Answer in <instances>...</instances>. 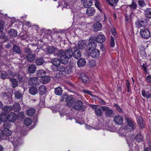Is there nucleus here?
<instances>
[{
  "label": "nucleus",
  "mask_w": 151,
  "mask_h": 151,
  "mask_svg": "<svg viewBox=\"0 0 151 151\" xmlns=\"http://www.w3.org/2000/svg\"><path fill=\"white\" fill-rule=\"evenodd\" d=\"M73 55L71 48H68L64 51V56L61 57V63L64 64H67L69 62V59L71 58Z\"/></svg>",
  "instance_id": "obj_1"
},
{
  "label": "nucleus",
  "mask_w": 151,
  "mask_h": 151,
  "mask_svg": "<svg viewBox=\"0 0 151 151\" xmlns=\"http://www.w3.org/2000/svg\"><path fill=\"white\" fill-rule=\"evenodd\" d=\"M125 120L127 123V125L125 128L128 131L133 130L136 128V123L132 120L128 118H125Z\"/></svg>",
  "instance_id": "obj_2"
},
{
  "label": "nucleus",
  "mask_w": 151,
  "mask_h": 151,
  "mask_svg": "<svg viewBox=\"0 0 151 151\" xmlns=\"http://www.w3.org/2000/svg\"><path fill=\"white\" fill-rule=\"evenodd\" d=\"M17 78H15V77L10 79V81L11 83L12 86L13 88H15L17 86L18 82H21L22 80V76L20 74H18L17 75Z\"/></svg>",
  "instance_id": "obj_3"
},
{
  "label": "nucleus",
  "mask_w": 151,
  "mask_h": 151,
  "mask_svg": "<svg viewBox=\"0 0 151 151\" xmlns=\"http://www.w3.org/2000/svg\"><path fill=\"white\" fill-rule=\"evenodd\" d=\"M82 96H78V99H76V102L73 104V107L75 110H78L81 109L83 105V102L80 99L82 100Z\"/></svg>",
  "instance_id": "obj_4"
},
{
  "label": "nucleus",
  "mask_w": 151,
  "mask_h": 151,
  "mask_svg": "<svg viewBox=\"0 0 151 151\" xmlns=\"http://www.w3.org/2000/svg\"><path fill=\"white\" fill-rule=\"evenodd\" d=\"M89 42L87 45L88 50H91L95 49L97 46V44L95 41V38L91 37L89 39Z\"/></svg>",
  "instance_id": "obj_5"
},
{
  "label": "nucleus",
  "mask_w": 151,
  "mask_h": 151,
  "mask_svg": "<svg viewBox=\"0 0 151 151\" xmlns=\"http://www.w3.org/2000/svg\"><path fill=\"white\" fill-rule=\"evenodd\" d=\"M101 108L103 111H105V115L108 117H112L114 115L113 110L106 106H102Z\"/></svg>",
  "instance_id": "obj_6"
},
{
  "label": "nucleus",
  "mask_w": 151,
  "mask_h": 151,
  "mask_svg": "<svg viewBox=\"0 0 151 151\" xmlns=\"http://www.w3.org/2000/svg\"><path fill=\"white\" fill-rule=\"evenodd\" d=\"M90 106L91 107L94 109L95 113L96 115L99 116H102L103 112L102 109L101 107H97L98 106L97 105L90 104Z\"/></svg>",
  "instance_id": "obj_7"
},
{
  "label": "nucleus",
  "mask_w": 151,
  "mask_h": 151,
  "mask_svg": "<svg viewBox=\"0 0 151 151\" xmlns=\"http://www.w3.org/2000/svg\"><path fill=\"white\" fill-rule=\"evenodd\" d=\"M140 33L141 35L144 38L147 39L150 36V31L147 28H144L141 29Z\"/></svg>",
  "instance_id": "obj_8"
},
{
  "label": "nucleus",
  "mask_w": 151,
  "mask_h": 151,
  "mask_svg": "<svg viewBox=\"0 0 151 151\" xmlns=\"http://www.w3.org/2000/svg\"><path fill=\"white\" fill-rule=\"evenodd\" d=\"M135 25L138 28L145 27L147 25V20L145 19H138L136 22Z\"/></svg>",
  "instance_id": "obj_9"
},
{
  "label": "nucleus",
  "mask_w": 151,
  "mask_h": 151,
  "mask_svg": "<svg viewBox=\"0 0 151 151\" xmlns=\"http://www.w3.org/2000/svg\"><path fill=\"white\" fill-rule=\"evenodd\" d=\"M12 134V132L11 130L7 128H4L1 131V134L0 135V139H4V138H3L4 136H9Z\"/></svg>",
  "instance_id": "obj_10"
},
{
  "label": "nucleus",
  "mask_w": 151,
  "mask_h": 151,
  "mask_svg": "<svg viewBox=\"0 0 151 151\" xmlns=\"http://www.w3.org/2000/svg\"><path fill=\"white\" fill-rule=\"evenodd\" d=\"M114 120L116 124L118 125H121L123 122L122 116L119 115H116L114 117Z\"/></svg>",
  "instance_id": "obj_11"
},
{
  "label": "nucleus",
  "mask_w": 151,
  "mask_h": 151,
  "mask_svg": "<svg viewBox=\"0 0 151 151\" xmlns=\"http://www.w3.org/2000/svg\"><path fill=\"white\" fill-rule=\"evenodd\" d=\"M74 101L75 99L73 96L70 95L68 96L66 101L67 106L69 107L73 106Z\"/></svg>",
  "instance_id": "obj_12"
},
{
  "label": "nucleus",
  "mask_w": 151,
  "mask_h": 151,
  "mask_svg": "<svg viewBox=\"0 0 151 151\" xmlns=\"http://www.w3.org/2000/svg\"><path fill=\"white\" fill-rule=\"evenodd\" d=\"M96 42L99 43H102L104 42L106 40V38L103 35L99 34L98 35L96 38Z\"/></svg>",
  "instance_id": "obj_13"
},
{
  "label": "nucleus",
  "mask_w": 151,
  "mask_h": 151,
  "mask_svg": "<svg viewBox=\"0 0 151 151\" xmlns=\"http://www.w3.org/2000/svg\"><path fill=\"white\" fill-rule=\"evenodd\" d=\"M100 54L99 51L97 49H94L91 52L90 55L93 58H97L99 57Z\"/></svg>",
  "instance_id": "obj_14"
},
{
  "label": "nucleus",
  "mask_w": 151,
  "mask_h": 151,
  "mask_svg": "<svg viewBox=\"0 0 151 151\" xmlns=\"http://www.w3.org/2000/svg\"><path fill=\"white\" fill-rule=\"evenodd\" d=\"M96 12V10L94 9L92 7L88 8L86 11V14L89 16H93Z\"/></svg>",
  "instance_id": "obj_15"
},
{
  "label": "nucleus",
  "mask_w": 151,
  "mask_h": 151,
  "mask_svg": "<svg viewBox=\"0 0 151 151\" xmlns=\"http://www.w3.org/2000/svg\"><path fill=\"white\" fill-rule=\"evenodd\" d=\"M37 78L35 77H31L29 79V83L31 86L35 85L37 86L38 85V83H37Z\"/></svg>",
  "instance_id": "obj_16"
},
{
  "label": "nucleus",
  "mask_w": 151,
  "mask_h": 151,
  "mask_svg": "<svg viewBox=\"0 0 151 151\" xmlns=\"http://www.w3.org/2000/svg\"><path fill=\"white\" fill-rule=\"evenodd\" d=\"M17 118V115L14 113H10L8 115V119L9 121L12 122H14Z\"/></svg>",
  "instance_id": "obj_17"
},
{
  "label": "nucleus",
  "mask_w": 151,
  "mask_h": 151,
  "mask_svg": "<svg viewBox=\"0 0 151 151\" xmlns=\"http://www.w3.org/2000/svg\"><path fill=\"white\" fill-rule=\"evenodd\" d=\"M35 55L33 54H28L26 57V60L28 61L32 62L35 60Z\"/></svg>",
  "instance_id": "obj_18"
},
{
  "label": "nucleus",
  "mask_w": 151,
  "mask_h": 151,
  "mask_svg": "<svg viewBox=\"0 0 151 151\" xmlns=\"http://www.w3.org/2000/svg\"><path fill=\"white\" fill-rule=\"evenodd\" d=\"M134 139L137 142H140L143 141V137L142 134L139 132L136 135Z\"/></svg>",
  "instance_id": "obj_19"
},
{
  "label": "nucleus",
  "mask_w": 151,
  "mask_h": 151,
  "mask_svg": "<svg viewBox=\"0 0 151 151\" xmlns=\"http://www.w3.org/2000/svg\"><path fill=\"white\" fill-rule=\"evenodd\" d=\"M127 7L130 8L131 11H134L137 9V4L134 1H132L131 4L127 5Z\"/></svg>",
  "instance_id": "obj_20"
},
{
  "label": "nucleus",
  "mask_w": 151,
  "mask_h": 151,
  "mask_svg": "<svg viewBox=\"0 0 151 151\" xmlns=\"http://www.w3.org/2000/svg\"><path fill=\"white\" fill-rule=\"evenodd\" d=\"M142 96L146 98L147 99H149L151 98V94L150 93L149 91H146L143 89L142 90Z\"/></svg>",
  "instance_id": "obj_21"
},
{
  "label": "nucleus",
  "mask_w": 151,
  "mask_h": 151,
  "mask_svg": "<svg viewBox=\"0 0 151 151\" xmlns=\"http://www.w3.org/2000/svg\"><path fill=\"white\" fill-rule=\"evenodd\" d=\"M86 42L85 40L79 41L78 43V47L79 49L82 50L85 48L86 46Z\"/></svg>",
  "instance_id": "obj_22"
},
{
  "label": "nucleus",
  "mask_w": 151,
  "mask_h": 151,
  "mask_svg": "<svg viewBox=\"0 0 151 151\" xmlns=\"http://www.w3.org/2000/svg\"><path fill=\"white\" fill-rule=\"evenodd\" d=\"M57 49L52 46H50L47 48V52L50 54H53L55 55V52H57Z\"/></svg>",
  "instance_id": "obj_23"
},
{
  "label": "nucleus",
  "mask_w": 151,
  "mask_h": 151,
  "mask_svg": "<svg viewBox=\"0 0 151 151\" xmlns=\"http://www.w3.org/2000/svg\"><path fill=\"white\" fill-rule=\"evenodd\" d=\"M86 62L85 60L83 58L79 59L77 62V64L79 67H82L86 64Z\"/></svg>",
  "instance_id": "obj_24"
},
{
  "label": "nucleus",
  "mask_w": 151,
  "mask_h": 151,
  "mask_svg": "<svg viewBox=\"0 0 151 151\" xmlns=\"http://www.w3.org/2000/svg\"><path fill=\"white\" fill-rule=\"evenodd\" d=\"M39 91L40 94L43 95L46 93L47 91L46 87L44 85H42L39 88Z\"/></svg>",
  "instance_id": "obj_25"
},
{
  "label": "nucleus",
  "mask_w": 151,
  "mask_h": 151,
  "mask_svg": "<svg viewBox=\"0 0 151 151\" xmlns=\"http://www.w3.org/2000/svg\"><path fill=\"white\" fill-rule=\"evenodd\" d=\"M51 63H52L53 65L59 66L60 65V63H61V59H59L58 58H55L52 59L51 60Z\"/></svg>",
  "instance_id": "obj_26"
},
{
  "label": "nucleus",
  "mask_w": 151,
  "mask_h": 151,
  "mask_svg": "<svg viewBox=\"0 0 151 151\" xmlns=\"http://www.w3.org/2000/svg\"><path fill=\"white\" fill-rule=\"evenodd\" d=\"M83 6L86 8L88 6H91L92 5V0H83Z\"/></svg>",
  "instance_id": "obj_27"
},
{
  "label": "nucleus",
  "mask_w": 151,
  "mask_h": 151,
  "mask_svg": "<svg viewBox=\"0 0 151 151\" xmlns=\"http://www.w3.org/2000/svg\"><path fill=\"white\" fill-rule=\"evenodd\" d=\"M137 123L139 126L141 128H142L145 126V124L143 121V119L142 117L141 116H139L138 117V120L137 121Z\"/></svg>",
  "instance_id": "obj_28"
},
{
  "label": "nucleus",
  "mask_w": 151,
  "mask_h": 151,
  "mask_svg": "<svg viewBox=\"0 0 151 151\" xmlns=\"http://www.w3.org/2000/svg\"><path fill=\"white\" fill-rule=\"evenodd\" d=\"M94 29L96 31H98L100 30L102 28V25L99 22H97L95 24L93 25Z\"/></svg>",
  "instance_id": "obj_29"
},
{
  "label": "nucleus",
  "mask_w": 151,
  "mask_h": 151,
  "mask_svg": "<svg viewBox=\"0 0 151 151\" xmlns=\"http://www.w3.org/2000/svg\"><path fill=\"white\" fill-rule=\"evenodd\" d=\"M46 73V72L45 70L40 69L37 71V76L38 77L42 78L45 75Z\"/></svg>",
  "instance_id": "obj_30"
},
{
  "label": "nucleus",
  "mask_w": 151,
  "mask_h": 151,
  "mask_svg": "<svg viewBox=\"0 0 151 151\" xmlns=\"http://www.w3.org/2000/svg\"><path fill=\"white\" fill-rule=\"evenodd\" d=\"M8 119V115L4 112H2L0 115V120L2 122H5Z\"/></svg>",
  "instance_id": "obj_31"
},
{
  "label": "nucleus",
  "mask_w": 151,
  "mask_h": 151,
  "mask_svg": "<svg viewBox=\"0 0 151 151\" xmlns=\"http://www.w3.org/2000/svg\"><path fill=\"white\" fill-rule=\"evenodd\" d=\"M12 109L15 112H18L20 109L21 108L19 103H15L12 106Z\"/></svg>",
  "instance_id": "obj_32"
},
{
  "label": "nucleus",
  "mask_w": 151,
  "mask_h": 151,
  "mask_svg": "<svg viewBox=\"0 0 151 151\" xmlns=\"http://www.w3.org/2000/svg\"><path fill=\"white\" fill-rule=\"evenodd\" d=\"M36 70V67L34 64L30 65L28 68V72L31 73H34Z\"/></svg>",
  "instance_id": "obj_33"
},
{
  "label": "nucleus",
  "mask_w": 151,
  "mask_h": 151,
  "mask_svg": "<svg viewBox=\"0 0 151 151\" xmlns=\"http://www.w3.org/2000/svg\"><path fill=\"white\" fill-rule=\"evenodd\" d=\"M12 109L11 107L8 106H5L2 109V112H4L6 114L9 112Z\"/></svg>",
  "instance_id": "obj_34"
},
{
  "label": "nucleus",
  "mask_w": 151,
  "mask_h": 151,
  "mask_svg": "<svg viewBox=\"0 0 151 151\" xmlns=\"http://www.w3.org/2000/svg\"><path fill=\"white\" fill-rule=\"evenodd\" d=\"M7 79L15 77L16 76V73L10 70L8 71L7 72Z\"/></svg>",
  "instance_id": "obj_35"
},
{
  "label": "nucleus",
  "mask_w": 151,
  "mask_h": 151,
  "mask_svg": "<svg viewBox=\"0 0 151 151\" xmlns=\"http://www.w3.org/2000/svg\"><path fill=\"white\" fill-rule=\"evenodd\" d=\"M54 55L60 57V59H61V57L64 56V51L61 50H58L57 49V52H55Z\"/></svg>",
  "instance_id": "obj_36"
},
{
  "label": "nucleus",
  "mask_w": 151,
  "mask_h": 151,
  "mask_svg": "<svg viewBox=\"0 0 151 151\" xmlns=\"http://www.w3.org/2000/svg\"><path fill=\"white\" fill-rule=\"evenodd\" d=\"M54 92L56 95H61L62 93L63 90L61 87H58L55 88Z\"/></svg>",
  "instance_id": "obj_37"
},
{
  "label": "nucleus",
  "mask_w": 151,
  "mask_h": 151,
  "mask_svg": "<svg viewBox=\"0 0 151 151\" xmlns=\"http://www.w3.org/2000/svg\"><path fill=\"white\" fill-rule=\"evenodd\" d=\"M29 93L32 95H35L38 93L37 88L35 87L30 88L29 90Z\"/></svg>",
  "instance_id": "obj_38"
},
{
  "label": "nucleus",
  "mask_w": 151,
  "mask_h": 151,
  "mask_svg": "<svg viewBox=\"0 0 151 151\" xmlns=\"http://www.w3.org/2000/svg\"><path fill=\"white\" fill-rule=\"evenodd\" d=\"M9 35L15 37L17 35V31L14 29H11L8 32Z\"/></svg>",
  "instance_id": "obj_39"
},
{
  "label": "nucleus",
  "mask_w": 151,
  "mask_h": 151,
  "mask_svg": "<svg viewBox=\"0 0 151 151\" xmlns=\"http://www.w3.org/2000/svg\"><path fill=\"white\" fill-rule=\"evenodd\" d=\"M73 55L74 58L76 59H78L81 56V52L78 50H76L73 52Z\"/></svg>",
  "instance_id": "obj_40"
},
{
  "label": "nucleus",
  "mask_w": 151,
  "mask_h": 151,
  "mask_svg": "<svg viewBox=\"0 0 151 151\" xmlns=\"http://www.w3.org/2000/svg\"><path fill=\"white\" fill-rule=\"evenodd\" d=\"M41 81L43 83H46L50 81V78L48 76H44L41 78Z\"/></svg>",
  "instance_id": "obj_41"
},
{
  "label": "nucleus",
  "mask_w": 151,
  "mask_h": 151,
  "mask_svg": "<svg viewBox=\"0 0 151 151\" xmlns=\"http://www.w3.org/2000/svg\"><path fill=\"white\" fill-rule=\"evenodd\" d=\"M35 112V109H33L31 108L27 110L26 113L28 116H32L34 115Z\"/></svg>",
  "instance_id": "obj_42"
},
{
  "label": "nucleus",
  "mask_w": 151,
  "mask_h": 151,
  "mask_svg": "<svg viewBox=\"0 0 151 151\" xmlns=\"http://www.w3.org/2000/svg\"><path fill=\"white\" fill-rule=\"evenodd\" d=\"M73 71L72 68L68 66L65 67V73L68 74H70Z\"/></svg>",
  "instance_id": "obj_43"
},
{
  "label": "nucleus",
  "mask_w": 151,
  "mask_h": 151,
  "mask_svg": "<svg viewBox=\"0 0 151 151\" xmlns=\"http://www.w3.org/2000/svg\"><path fill=\"white\" fill-rule=\"evenodd\" d=\"M82 80L85 83H88L89 81V79L86 75L83 74L82 76Z\"/></svg>",
  "instance_id": "obj_44"
},
{
  "label": "nucleus",
  "mask_w": 151,
  "mask_h": 151,
  "mask_svg": "<svg viewBox=\"0 0 151 151\" xmlns=\"http://www.w3.org/2000/svg\"><path fill=\"white\" fill-rule=\"evenodd\" d=\"M15 97L16 99H22L23 96V94L21 93L19 91H16L14 93Z\"/></svg>",
  "instance_id": "obj_45"
},
{
  "label": "nucleus",
  "mask_w": 151,
  "mask_h": 151,
  "mask_svg": "<svg viewBox=\"0 0 151 151\" xmlns=\"http://www.w3.org/2000/svg\"><path fill=\"white\" fill-rule=\"evenodd\" d=\"M13 51L16 53L19 54L21 53L20 47L16 45L13 46Z\"/></svg>",
  "instance_id": "obj_46"
},
{
  "label": "nucleus",
  "mask_w": 151,
  "mask_h": 151,
  "mask_svg": "<svg viewBox=\"0 0 151 151\" xmlns=\"http://www.w3.org/2000/svg\"><path fill=\"white\" fill-rule=\"evenodd\" d=\"M44 62V61L42 58H38L36 60V63L38 65H42Z\"/></svg>",
  "instance_id": "obj_47"
},
{
  "label": "nucleus",
  "mask_w": 151,
  "mask_h": 151,
  "mask_svg": "<svg viewBox=\"0 0 151 151\" xmlns=\"http://www.w3.org/2000/svg\"><path fill=\"white\" fill-rule=\"evenodd\" d=\"M24 123L26 125L29 126L32 123V120L29 118H26L24 120Z\"/></svg>",
  "instance_id": "obj_48"
},
{
  "label": "nucleus",
  "mask_w": 151,
  "mask_h": 151,
  "mask_svg": "<svg viewBox=\"0 0 151 151\" xmlns=\"http://www.w3.org/2000/svg\"><path fill=\"white\" fill-rule=\"evenodd\" d=\"M145 14L147 17L151 18V9H147L145 12Z\"/></svg>",
  "instance_id": "obj_49"
},
{
  "label": "nucleus",
  "mask_w": 151,
  "mask_h": 151,
  "mask_svg": "<svg viewBox=\"0 0 151 151\" xmlns=\"http://www.w3.org/2000/svg\"><path fill=\"white\" fill-rule=\"evenodd\" d=\"M95 5L100 12H101L102 9L101 7V5L99 1L95 2Z\"/></svg>",
  "instance_id": "obj_50"
},
{
  "label": "nucleus",
  "mask_w": 151,
  "mask_h": 151,
  "mask_svg": "<svg viewBox=\"0 0 151 151\" xmlns=\"http://www.w3.org/2000/svg\"><path fill=\"white\" fill-rule=\"evenodd\" d=\"M1 78L2 79H7V73L5 71L1 72L0 74Z\"/></svg>",
  "instance_id": "obj_51"
},
{
  "label": "nucleus",
  "mask_w": 151,
  "mask_h": 151,
  "mask_svg": "<svg viewBox=\"0 0 151 151\" xmlns=\"http://www.w3.org/2000/svg\"><path fill=\"white\" fill-rule=\"evenodd\" d=\"M96 65V62L94 60H91L89 61L88 65L90 68L94 67Z\"/></svg>",
  "instance_id": "obj_52"
},
{
  "label": "nucleus",
  "mask_w": 151,
  "mask_h": 151,
  "mask_svg": "<svg viewBox=\"0 0 151 151\" xmlns=\"http://www.w3.org/2000/svg\"><path fill=\"white\" fill-rule=\"evenodd\" d=\"M126 86L127 88V92H130L131 91V88L130 87V84L128 80H126Z\"/></svg>",
  "instance_id": "obj_53"
},
{
  "label": "nucleus",
  "mask_w": 151,
  "mask_h": 151,
  "mask_svg": "<svg viewBox=\"0 0 151 151\" xmlns=\"http://www.w3.org/2000/svg\"><path fill=\"white\" fill-rule=\"evenodd\" d=\"M110 46L112 47H113L115 46V41L114 38L112 36L111 37V40L110 42Z\"/></svg>",
  "instance_id": "obj_54"
},
{
  "label": "nucleus",
  "mask_w": 151,
  "mask_h": 151,
  "mask_svg": "<svg viewBox=\"0 0 151 151\" xmlns=\"http://www.w3.org/2000/svg\"><path fill=\"white\" fill-rule=\"evenodd\" d=\"M68 96L67 94H64L60 98L61 101H65L66 102L67 98Z\"/></svg>",
  "instance_id": "obj_55"
},
{
  "label": "nucleus",
  "mask_w": 151,
  "mask_h": 151,
  "mask_svg": "<svg viewBox=\"0 0 151 151\" xmlns=\"http://www.w3.org/2000/svg\"><path fill=\"white\" fill-rule=\"evenodd\" d=\"M114 106L116 108V110L120 112H122V110L120 107L117 104H115L114 105Z\"/></svg>",
  "instance_id": "obj_56"
},
{
  "label": "nucleus",
  "mask_w": 151,
  "mask_h": 151,
  "mask_svg": "<svg viewBox=\"0 0 151 151\" xmlns=\"http://www.w3.org/2000/svg\"><path fill=\"white\" fill-rule=\"evenodd\" d=\"M65 67L63 65H59L58 67V70L60 72H65Z\"/></svg>",
  "instance_id": "obj_57"
},
{
  "label": "nucleus",
  "mask_w": 151,
  "mask_h": 151,
  "mask_svg": "<svg viewBox=\"0 0 151 151\" xmlns=\"http://www.w3.org/2000/svg\"><path fill=\"white\" fill-rule=\"evenodd\" d=\"M138 2L140 6L142 7L145 5V2L143 0H139Z\"/></svg>",
  "instance_id": "obj_58"
},
{
  "label": "nucleus",
  "mask_w": 151,
  "mask_h": 151,
  "mask_svg": "<svg viewBox=\"0 0 151 151\" xmlns=\"http://www.w3.org/2000/svg\"><path fill=\"white\" fill-rule=\"evenodd\" d=\"M58 67L57 66H55V65H52L50 67V69H51L54 71H56L58 70Z\"/></svg>",
  "instance_id": "obj_59"
},
{
  "label": "nucleus",
  "mask_w": 151,
  "mask_h": 151,
  "mask_svg": "<svg viewBox=\"0 0 151 151\" xmlns=\"http://www.w3.org/2000/svg\"><path fill=\"white\" fill-rule=\"evenodd\" d=\"M111 31L113 35L114 36V37L115 38H116L117 37V36L116 35V30L114 28H112L111 29Z\"/></svg>",
  "instance_id": "obj_60"
},
{
  "label": "nucleus",
  "mask_w": 151,
  "mask_h": 151,
  "mask_svg": "<svg viewBox=\"0 0 151 151\" xmlns=\"http://www.w3.org/2000/svg\"><path fill=\"white\" fill-rule=\"evenodd\" d=\"M24 52L25 53L29 54H32V51L31 49L29 48H26L24 50Z\"/></svg>",
  "instance_id": "obj_61"
},
{
  "label": "nucleus",
  "mask_w": 151,
  "mask_h": 151,
  "mask_svg": "<svg viewBox=\"0 0 151 151\" xmlns=\"http://www.w3.org/2000/svg\"><path fill=\"white\" fill-rule=\"evenodd\" d=\"M146 81L149 83H151V76L149 75L147 76L146 78Z\"/></svg>",
  "instance_id": "obj_62"
},
{
  "label": "nucleus",
  "mask_w": 151,
  "mask_h": 151,
  "mask_svg": "<svg viewBox=\"0 0 151 151\" xmlns=\"http://www.w3.org/2000/svg\"><path fill=\"white\" fill-rule=\"evenodd\" d=\"M82 91L84 93H86L90 95H91L92 93V92L91 91L88 90H83Z\"/></svg>",
  "instance_id": "obj_63"
},
{
  "label": "nucleus",
  "mask_w": 151,
  "mask_h": 151,
  "mask_svg": "<svg viewBox=\"0 0 151 151\" xmlns=\"http://www.w3.org/2000/svg\"><path fill=\"white\" fill-rule=\"evenodd\" d=\"M99 102L100 104L102 105H105L106 104V102L102 99H99Z\"/></svg>",
  "instance_id": "obj_64"
}]
</instances>
